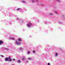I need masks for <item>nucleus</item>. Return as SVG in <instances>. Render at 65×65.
<instances>
[{
	"label": "nucleus",
	"mask_w": 65,
	"mask_h": 65,
	"mask_svg": "<svg viewBox=\"0 0 65 65\" xmlns=\"http://www.w3.org/2000/svg\"><path fill=\"white\" fill-rule=\"evenodd\" d=\"M59 24H60V25H62V24H63V23L61 22H59Z\"/></svg>",
	"instance_id": "13"
},
{
	"label": "nucleus",
	"mask_w": 65,
	"mask_h": 65,
	"mask_svg": "<svg viewBox=\"0 0 65 65\" xmlns=\"http://www.w3.org/2000/svg\"><path fill=\"white\" fill-rule=\"evenodd\" d=\"M22 2H23V3H25V1H22Z\"/></svg>",
	"instance_id": "24"
},
{
	"label": "nucleus",
	"mask_w": 65,
	"mask_h": 65,
	"mask_svg": "<svg viewBox=\"0 0 65 65\" xmlns=\"http://www.w3.org/2000/svg\"><path fill=\"white\" fill-rule=\"evenodd\" d=\"M50 15H53V14H52V13H50Z\"/></svg>",
	"instance_id": "23"
},
{
	"label": "nucleus",
	"mask_w": 65,
	"mask_h": 65,
	"mask_svg": "<svg viewBox=\"0 0 65 65\" xmlns=\"http://www.w3.org/2000/svg\"><path fill=\"white\" fill-rule=\"evenodd\" d=\"M1 56L2 57V58H3V57H4V56L3 55H1Z\"/></svg>",
	"instance_id": "25"
},
{
	"label": "nucleus",
	"mask_w": 65,
	"mask_h": 65,
	"mask_svg": "<svg viewBox=\"0 0 65 65\" xmlns=\"http://www.w3.org/2000/svg\"><path fill=\"white\" fill-rule=\"evenodd\" d=\"M9 16H11V15H9Z\"/></svg>",
	"instance_id": "31"
},
{
	"label": "nucleus",
	"mask_w": 65,
	"mask_h": 65,
	"mask_svg": "<svg viewBox=\"0 0 65 65\" xmlns=\"http://www.w3.org/2000/svg\"><path fill=\"white\" fill-rule=\"evenodd\" d=\"M5 61H9V62H11L12 60L11 59V57L10 56H9L8 57H6L5 58Z\"/></svg>",
	"instance_id": "1"
},
{
	"label": "nucleus",
	"mask_w": 65,
	"mask_h": 65,
	"mask_svg": "<svg viewBox=\"0 0 65 65\" xmlns=\"http://www.w3.org/2000/svg\"><path fill=\"white\" fill-rule=\"evenodd\" d=\"M62 18H63V19H64V20H65V16L64 15H62Z\"/></svg>",
	"instance_id": "7"
},
{
	"label": "nucleus",
	"mask_w": 65,
	"mask_h": 65,
	"mask_svg": "<svg viewBox=\"0 0 65 65\" xmlns=\"http://www.w3.org/2000/svg\"><path fill=\"white\" fill-rule=\"evenodd\" d=\"M36 1H37V2H39V0H37Z\"/></svg>",
	"instance_id": "26"
},
{
	"label": "nucleus",
	"mask_w": 65,
	"mask_h": 65,
	"mask_svg": "<svg viewBox=\"0 0 65 65\" xmlns=\"http://www.w3.org/2000/svg\"><path fill=\"white\" fill-rule=\"evenodd\" d=\"M17 20H20V19H19V18H17Z\"/></svg>",
	"instance_id": "28"
},
{
	"label": "nucleus",
	"mask_w": 65,
	"mask_h": 65,
	"mask_svg": "<svg viewBox=\"0 0 65 65\" xmlns=\"http://www.w3.org/2000/svg\"><path fill=\"white\" fill-rule=\"evenodd\" d=\"M5 49L7 51H9V48H5Z\"/></svg>",
	"instance_id": "11"
},
{
	"label": "nucleus",
	"mask_w": 65,
	"mask_h": 65,
	"mask_svg": "<svg viewBox=\"0 0 65 65\" xmlns=\"http://www.w3.org/2000/svg\"><path fill=\"white\" fill-rule=\"evenodd\" d=\"M33 52L34 54H35V53L36 52V51H35V50H34L33 51Z\"/></svg>",
	"instance_id": "15"
},
{
	"label": "nucleus",
	"mask_w": 65,
	"mask_h": 65,
	"mask_svg": "<svg viewBox=\"0 0 65 65\" xmlns=\"http://www.w3.org/2000/svg\"><path fill=\"white\" fill-rule=\"evenodd\" d=\"M32 24L31 22H28L27 26L28 27H30L31 26H32Z\"/></svg>",
	"instance_id": "2"
},
{
	"label": "nucleus",
	"mask_w": 65,
	"mask_h": 65,
	"mask_svg": "<svg viewBox=\"0 0 65 65\" xmlns=\"http://www.w3.org/2000/svg\"><path fill=\"white\" fill-rule=\"evenodd\" d=\"M26 60V58L25 57H23L22 58H21V60H24L25 61Z\"/></svg>",
	"instance_id": "4"
},
{
	"label": "nucleus",
	"mask_w": 65,
	"mask_h": 65,
	"mask_svg": "<svg viewBox=\"0 0 65 65\" xmlns=\"http://www.w3.org/2000/svg\"><path fill=\"white\" fill-rule=\"evenodd\" d=\"M3 43V42L0 40V44H2Z\"/></svg>",
	"instance_id": "8"
},
{
	"label": "nucleus",
	"mask_w": 65,
	"mask_h": 65,
	"mask_svg": "<svg viewBox=\"0 0 65 65\" xmlns=\"http://www.w3.org/2000/svg\"><path fill=\"white\" fill-rule=\"evenodd\" d=\"M10 38L11 39V40H14L15 39L13 38Z\"/></svg>",
	"instance_id": "12"
},
{
	"label": "nucleus",
	"mask_w": 65,
	"mask_h": 65,
	"mask_svg": "<svg viewBox=\"0 0 65 65\" xmlns=\"http://www.w3.org/2000/svg\"><path fill=\"white\" fill-rule=\"evenodd\" d=\"M30 52H27V54H28V55H29V54H30Z\"/></svg>",
	"instance_id": "18"
},
{
	"label": "nucleus",
	"mask_w": 65,
	"mask_h": 65,
	"mask_svg": "<svg viewBox=\"0 0 65 65\" xmlns=\"http://www.w3.org/2000/svg\"><path fill=\"white\" fill-rule=\"evenodd\" d=\"M55 1H57V0H54Z\"/></svg>",
	"instance_id": "30"
},
{
	"label": "nucleus",
	"mask_w": 65,
	"mask_h": 65,
	"mask_svg": "<svg viewBox=\"0 0 65 65\" xmlns=\"http://www.w3.org/2000/svg\"><path fill=\"white\" fill-rule=\"evenodd\" d=\"M28 62V61H25V63H26V64Z\"/></svg>",
	"instance_id": "22"
},
{
	"label": "nucleus",
	"mask_w": 65,
	"mask_h": 65,
	"mask_svg": "<svg viewBox=\"0 0 65 65\" xmlns=\"http://www.w3.org/2000/svg\"><path fill=\"white\" fill-rule=\"evenodd\" d=\"M57 1L58 2H61L60 0H57Z\"/></svg>",
	"instance_id": "16"
},
{
	"label": "nucleus",
	"mask_w": 65,
	"mask_h": 65,
	"mask_svg": "<svg viewBox=\"0 0 65 65\" xmlns=\"http://www.w3.org/2000/svg\"><path fill=\"white\" fill-rule=\"evenodd\" d=\"M11 23H9V24H11Z\"/></svg>",
	"instance_id": "32"
},
{
	"label": "nucleus",
	"mask_w": 65,
	"mask_h": 65,
	"mask_svg": "<svg viewBox=\"0 0 65 65\" xmlns=\"http://www.w3.org/2000/svg\"><path fill=\"white\" fill-rule=\"evenodd\" d=\"M35 1H35L34 0L32 1V2H34Z\"/></svg>",
	"instance_id": "27"
},
{
	"label": "nucleus",
	"mask_w": 65,
	"mask_h": 65,
	"mask_svg": "<svg viewBox=\"0 0 65 65\" xmlns=\"http://www.w3.org/2000/svg\"><path fill=\"white\" fill-rule=\"evenodd\" d=\"M17 62L18 63H21V60H18L17 61Z\"/></svg>",
	"instance_id": "5"
},
{
	"label": "nucleus",
	"mask_w": 65,
	"mask_h": 65,
	"mask_svg": "<svg viewBox=\"0 0 65 65\" xmlns=\"http://www.w3.org/2000/svg\"><path fill=\"white\" fill-rule=\"evenodd\" d=\"M55 56H57L58 55V54L57 53H55Z\"/></svg>",
	"instance_id": "19"
},
{
	"label": "nucleus",
	"mask_w": 65,
	"mask_h": 65,
	"mask_svg": "<svg viewBox=\"0 0 65 65\" xmlns=\"http://www.w3.org/2000/svg\"><path fill=\"white\" fill-rule=\"evenodd\" d=\"M13 61H15V59H13Z\"/></svg>",
	"instance_id": "29"
},
{
	"label": "nucleus",
	"mask_w": 65,
	"mask_h": 65,
	"mask_svg": "<svg viewBox=\"0 0 65 65\" xmlns=\"http://www.w3.org/2000/svg\"><path fill=\"white\" fill-rule=\"evenodd\" d=\"M15 44H16L17 45H20V44H21V43L18 42L17 41H16L15 42Z\"/></svg>",
	"instance_id": "3"
},
{
	"label": "nucleus",
	"mask_w": 65,
	"mask_h": 65,
	"mask_svg": "<svg viewBox=\"0 0 65 65\" xmlns=\"http://www.w3.org/2000/svg\"><path fill=\"white\" fill-rule=\"evenodd\" d=\"M1 56V55H0V56Z\"/></svg>",
	"instance_id": "33"
},
{
	"label": "nucleus",
	"mask_w": 65,
	"mask_h": 65,
	"mask_svg": "<svg viewBox=\"0 0 65 65\" xmlns=\"http://www.w3.org/2000/svg\"><path fill=\"white\" fill-rule=\"evenodd\" d=\"M55 13L56 14H57V13H58V12H57L56 11H55Z\"/></svg>",
	"instance_id": "20"
},
{
	"label": "nucleus",
	"mask_w": 65,
	"mask_h": 65,
	"mask_svg": "<svg viewBox=\"0 0 65 65\" xmlns=\"http://www.w3.org/2000/svg\"><path fill=\"white\" fill-rule=\"evenodd\" d=\"M20 51H22V50H23V48H20Z\"/></svg>",
	"instance_id": "17"
},
{
	"label": "nucleus",
	"mask_w": 65,
	"mask_h": 65,
	"mask_svg": "<svg viewBox=\"0 0 65 65\" xmlns=\"http://www.w3.org/2000/svg\"><path fill=\"white\" fill-rule=\"evenodd\" d=\"M18 40L19 41L21 42L22 41V39L21 38H18Z\"/></svg>",
	"instance_id": "6"
},
{
	"label": "nucleus",
	"mask_w": 65,
	"mask_h": 65,
	"mask_svg": "<svg viewBox=\"0 0 65 65\" xmlns=\"http://www.w3.org/2000/svg\"><path fill=\"white\" fill-rule=\"evenodd\" d=\"M45 24H48V22H46Z\"/></svg>",
	"instance_id": "21"
},
{
	"label": "nucleus",
	"mask_w": 65,
	"mask_h": 65,
	"mask_svg": "<svg viewBox=\"0 0 65 65\" xmlns=\"http://www.w3.org/2000/svg\"><path fill=\"white\" fill-rule=\"evenodd\" d=\"M5 48H4L3 47H2L1 48V50H4L5 49Z\"/></svg>",
	"instance_id": "10"
},
{
	"label": "nucleus",
	"mask_w": 65,
	"mask_h": 65,
	"mask_svg": "<svg viewBox=\"0 0 65 65\" xmlns=\"http://www.w3.org/2000/svg\"><path fill=\"white\" fill-rule=\"evenodd\" d=\"M21 10H22V9L20 8H19L17 9V11H18V10L20 11Z\"/></svg>",
	"instance_id": "9"
},
{
	"label": "nucleus",
	"mask_w": 65,
	"mask_h": 65,
	"mask_svg": "<svg viewBox=\"0 0 65 65\" xmlns=\"http://www.w3.org/2000/svg\"><path fill=\"white\" fill-rule=\"evenodd\" d=\"M28 60H32V58H29L28 59Z\"/></svg>",
	"instance_id": "14"
}]
</instances>
